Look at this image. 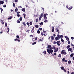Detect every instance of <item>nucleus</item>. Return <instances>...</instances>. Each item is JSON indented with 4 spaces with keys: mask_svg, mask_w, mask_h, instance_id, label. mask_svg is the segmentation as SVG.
<instances>
[{
    "mask_svg": "<svg viewBox=\"0 0 74 74\" xmlns=\"http://www.w3.org/2000/svg\"><path fill=\"white\" fill-rule=\"evenodd\" d=\"M41 34L42 36H43V33L42 32L41 33Z\"/></svg>",
    "mask_w": 74,
    "mask_h": 74,
    "instance_id": "obj_58",
    "label": "nucleus"
},
{
    "mask_svg": "<svg viewBox=\"0 0 74 74\" xmlns=\"http://www.w3.org/2000/svg\"><path fill=\"white\" fill-rule=\"evenodd\" d=\"M17 16H18V17H19V16H20V14H18L17 15Z\"/></svg>",
    "mask_w": 74,
    "mask_h": 74,
    "instance_id": "obj_51",
    "label": "nucleus"
},
{
    "mask_svg": "<svg viewBox=\"0 0 74 74\" xmlns=\"http://www.w3.org/2000/svg\"><path fill=\"white\" fill-rule=\"evenodd\" d=\"M51 45H49L47 46V48L48 49H51Z\"/></svg>",
    "mask_w": 74,
    "mask_h": 74,
    "instance_id": "obj_9",
    "label": "nucleus"
},
{
    "mask_svg": "<svg viewBox=\"0 0 74 74\" xmlns=\"http://www.w3.org/2000/svg\"><path fill=\"white\" fill-rule=\"evenodd\" d=\"M35 27L36 28H38V25H35Z\"/></svg>",
    "mask_w": 74,
    "mask_h": 74,
    "instance_id": "obj_23",
    "label": "nucleus"
},
{
    "mask_svg": "<svg viewBox=\"0 0 74 74\" xmlns=\"http://www.w3.org/2000/svg\"><path fill=\"white\" fill-rule=\"evenodd\" d=\"M7 29L8 30V31L7 32V33H9V31H10V29L9 28H7Z\"/></svg>",
    "mask_w": 74,
    "mask_h": 74,
    "instance_id": "obj_27",
    "label": "nucleus"
},
{
    "mask_svg": "<svg viewBox=\"0 0 74 74\" xmlns=\"http://www.w3.org/2000/svg\"><path fill=\"white\" fill-rule=\"evenodd\" d=\"M51 38L52 40H54V37L52 36H51Z\"/></svg>",
    "mask_w": 74,
    "mask_h": 74,
    "instance_id": "obj_19",
    "label": "nucleus"
},
{
    "mask_svg": "<svg viewBox=\"0 0 74 74\" xmlns=\"http://www.w3.org/2000/svg\"><path fill=\"white\" fill-rule=\"evenodd\" d=\"M56 43L58 46L60 45V41H58L57 42H56Z\"/></svg>",
    "mask_w": 74,
    "mask_h": 74,
    "instance_id": "obj_3",
    "label": "nucleus"
},
{
    "mask_svg": "<svg viewBox=\"0 0 74 74\" xmlns=\"http://www.w3.org/2000/svg\"><path fill=\"white\" fill-rule=\"evenodd\" d=\"M41 18H42V17H41V16H40L39 18V20L40 21H41Z\"/></svg>",
    "mask_w": 74,
    "mask_h": 74,
    "instance_id": "obj_29",
    "label": "nucleus"
},
{
    "mask_svg": "<svg viewBox=\"0 0 74 74\" xmlns=\"http://www.w3.org/2000/svg\"><path fill=\"white\" fill-rule=\"evenodd\" d=\"M17 23H20L21 22L19 21V20L18 19L17 20Z\"/></svg>",
    "mask_w": 74,
    "mask_h": 74,
    "instance_id": "obj_32",
    "label": "nucleus"
},
{
    "mask_svg": "<svg viewBox=\"0 0 74 74\" xmlns=\"http://www.w3.org/2000/svg\"><path fill=\"white\" fill-rule=\"evenodd\" d=\"M21 11H23V12H25V8H23L22 9Z\"/></svg>",
    "mask_w": 74,
    "mask_h": 74,
    "instance_id": "obj_10",
    "label": "nucleus"
},
{
    "mask_svg": "<svg viewBox=\"0 0 74 74\" xmlns=\"http://www.w3.org/2000/svg\"><path fill=\"white\" fill-rule=\"evenodd\" d=\"M27 25H29V23L28 22L27 23Z\"/></svg>",
    "mask_w": 74,
    "mask_h": 74,
    "instance_id": "obj_63",
    "label": "nucleus"
},
{
    "mask_svg": "<svg viewBox=\"0 0 74 74\" xmlns=\"http://www.w3.org/2000/svg\"><path fill=\"white\" fill-rule=\"evenodd\" d=\"M69 48H70V45H68L66 47V48H67V49H69Z\"/></svg>",
    "mask_w": 74,
    "mask_h": 74,
    "instance_id": "obj_26",
    "label": "nucleus"
},
{
    "mask_svg": "<svg viewBox=\"0 0 74 74\" xmlns=\"http://www.w3.org/2000/svg\"><path fill=\"white\" fill-rule=\"evenodd\" d=\"M12 18V16H10L8 18V20H10V19H11Z\"/></svg>",
    "mask_w": 74,
    "mask_h": 74,
    "instance_id": "obj_12",
    "label": "nucleus"
},
{
    "mask_svg": "<svg viewBox=\"0 0 74 74\" xmlns=\"http://www.w3.org/2000/svg\"><path fill=\"white\" fill-rule=\"evenodd\" d=\"M46 51H43V53L44 54H47V53H46Z\"/></svg>",
    "mask_w": 74,
    "mask_h": 74,
    "instance_id": "obj_35",
    "label": "nucleus"
},
{
    "mask_svg": "<svg viewBox=\"0 0 74 74\" xmlns=\"http://www.w3.org/2000/svg\"><path fill=\"white\" fill-rule=\"evenodd\" d=\"M5 26L6 27H8L7 25V23H5Z\"/></svg>",
    "mask_w": 74,
    "mask_h": 74,
    "instance_id": "obj_47",
    "label": "nucleus"
},
{
    "mask_svg": "<svg viewBox=\"0 0 74 74\" xmlns=\"http://www.w3.org/2000/svg\"><path fill=\"white\" fill-rule=\"evenodd\" d=\"M54 30H55L54 27H52V32H54Z\"/></svg>",
    "mask_w": 74,
    "mask_h": 74,
    "instance_id": "obj_14",
    "label": "nucleus"
},
{
    "mask_svg": "<svg viewBox=\"0 0 74 74\" xmlns=\"http://www.w3.org/2000/svg\"><path fill=\"white\" fill-rule=\"evenodd\" d=\"M56 32H59V27H57L56 28Z\"/></svg>",
    "mask_w": 74,
    "mask_h": 74,
    "instance_id": "obj_13",
    "label": "nucleus"
},
{
    "mask_svg": "<svg viewBox=\"0 0 74 74\" xmlns=\"http://www.w3.org/2000/svg\"><path fill=\"white\" fill-rule=\"evenodd\" d=\"M65 60V58H63L62 59V62H64Z\"/></svg>",
    "mask_w": 74,
    "mask_h": 74,
    "instance_id": "obj_30",
    "label": "nucleus"
},
{
    "mask_svg": "<svg viewBox=\"0 0 74 74\" xmlns=\"http://www.w3.org/2000/svg\"><path fill=\"white\" fill-rule=\"evenodd\" d=\"M16 37L17 38H19V36H18V35H17L16 36Z\"/></svg>",
    "mask_w": 74,
    "mask_h": 74,
    "instance_id": "obj_43",
    "label": "nucleus"
},
{
    "mask_svg": "<svg viewBox=\"0 0 74 74\" xmlns=\"http://www.w3.org/2000/svg\"><path fill=\"white\" fill-rule=\"evenodd\" d=\"M3 7L5 8V7H7V6H6V5H4L3 6Z\"/></svg>",
    "mask_w": 74,
    "mask_h": 74,
    "instance_id": "obj_48",
    "label": "nucleus"
},
{
    "mask_svg": "<svg viewBox=\"0 0 74 74\" xmlns=\"http://www.w3.org/2000/svg\"><path fill=\"white\" fill-rule=\"evenodd\" d=\"M3 20H1V23H2L3 22Z\"/></svg>",
    "mask_w": 74,
    "mask_h": 74,
    "instance_id": "obj_61",
    "label": "nucleus"
},
{
    "mask_svg": "<svg viewBox=\"0 0 74 74\" xmlns=\"http://www.w3.org/2000/svg\"><path fill=\"white\" fill-rule=\"evenodd\" d=\"M71 39L72 40H74V37H71Z\"/></svg>",
    "mask_w": 74,
    "mask_h": 74,
    "instance_id": "obj_59",
    "label": "nucleus"
},
{
    "mask_svg": "<svg viewBox=\"0 0 74 74\" xmlns=\"http://www.w3.org/2000/svg\"><path fill=\"white\" fill-rule=\"evenodd\" d=\"M56 41H54L53 42V44H56Z\"/></svg>",
    "mask_w": 74,
    "mask_h": 74,
    "instance_id": "obj_52",
    "label": "nucleus"
},
{
    "mask_svg": "<svg viewBox=\"0 0 74 74\" xmlns=\"http://www.w3.org/2000/svg\"><path fill=\"white\" fill-rule=\"evenodd\" d=\"M55 39L56 40H59V38H58V37H56Z\"/></svg>",
    "mask_w": 74,
    "mask_h": 74,
    "instance_id": "obj_17",
    "label": "nucleus"
},
{
    "mask_svg": "<svg viewBox=\"0 0 74 74\" xmlns=\"http://www.w3.org/2000/svg\"><path fill=\"white\" fill-rule=\"evenodd\" d=\"M36 44V42H34V43H32V45H34V44Z\"/></svg>",
    "mask_w": 74,
    "mask_h": 74,
    "instance_id": "obj_36",
    "label": "nucleus"
},
{
    "mask_svg": "<svg viewBox=\"0 0 74 74\" xmlns=\"http://www.w3.org/2000/svg\"><path fill=\"white\" fill-rule=\"evenodd\" d=\"M63 71H64V72H65V73H66V70H65V69H64L63 70Z\"/></svg>",
    "mask_w": 74,
    "mask_h": 74,
    "instance_id": "obj_46",
    "label": "nucleus"
},
{
    "mask_svg": "<svg viewBox=\"0 0 74 74\" xmlns=\"http://www.w3.org/2000/svg\"><path fill=\"white\" fill-rule=\"evenodd\" d=\"M47 52H48L49 54H50V53H51V54H52L53 52V51L52 49H51L49 50L48 49H47Z\"/></svg>",
    "mask_w": 74,
    "mask_h": 74,
    "instance_id": "obj_1",
    "label": "nucleus"
},
{
    "mask_svg": "<svg viewBox=\"0 0 74 74\" xmlns=\"http://www.w3.org/2000/svg\"><path fill=\"white\" fill-rule=\"evenodd\" d=\"M4 3V1H0V5L1 4H3Z\"/></svg>",
    "mask_w": 74,
    "mask_h": 74,
    "instance_id": "obj_8",
    "label": "nucleus"
},
{
    "mask_svg": "<svg viewBox=\"0 0 74 74\" xmlns=\"http://www.w3.org/2000/svg\"><path fill=\"white\" fill-rule=\"evenodd\" d=\"M17 11H18V8H16V9H15V12H17Z\"/></svg>",
    "mask_w": 74,
    "mask_h": 74,
    "instance_id": "obj_15",
    "label": "nucleus"
},
{
    "mask_svg": "<svg viewBox=\"0 0 74 74\" xmlns=\"http://www.w3.org/2000/svg\"><path fill=\"white\" fill-rule=\"evenodd\" d=\"M35 40H37V37H36L35 38Z\"/></svg>",
    "mask_w": 74,
    "mask_h": 74,
    "instance_id": "obj_54",
    "label": "nucleus"
},
{
    "mask_svg": "<svg viewBox=\"0 0 74 74\" xmlns=\"http://www.w3.org/2000/svg\"><path fill=\"white\" fill-rule=\"evenodd\" d=\"M14 41H18V42H20V41H21V40H20L19 39H18V38L15 39Z\"/></svg>",
    "mask_w": 74,
    "mask_h": 74,
    "instance_id": "obj_6",
    "label": "nucleus"
},
{
    "mask_svg": "<svg viewBox=\"0 0 74 74\" xmlns=\"http://www.w3.org/2000/svg\"><path fill=\"white\" fill-rule=\"evenodd\" d=\"M45 20L44 21V22L45 23H46V22H48V20Z\"/></svg>",
    "mask_w": 74,
    "mask_h": 74,
    "instance_id": "obj_33",
    "label": "nucleus"
},
{
    "mask_svg": "<svg viewBox=\"0 0 74 74\" xmlns=\"http://www.w3.org/2000/svg\"><path fill=\"white\" fill-rule=\"evenodd\" d=\"M32 24H33V23H32V22H30L29 23V24L30 25H32Z\"/></svg>",
    "mask_w": 74,
    "mask_h": 74,
    "instance_id": "obj_45",
    "label": "nucleus"
},
{
    "mask_svg": "<svg viewBox=\"0 0 74 74\" xmlns=\"http://www.w3.org/2000/svg\"><path fill=\"white\" fill-rule=\"evenodd\" d=\"M65 38H66V40L67 41H69V37L68 36H65Z\"/></svg>",
    "mask_w": 74,
    "mask_h": 74,
    "instance_id": "obj_7",
    "label": "nucleus"
},
{
    "mask_svg": "<svg viewBox=\"0 0 74 74\" xmlns=\"http://www.w3.org/2000/svg\"><path fill=\"white\" fill-rule=\"evenodd\" d=\"M71 74H74V72H72L71 73Z\"/></svg>",
    "mask_w": 74,
    "mask_h": 74,
    "instance_id": "obj_64",
    "label": "nucleus"
},
{
    "mask_svg": "<svg viewBox=\"0 0 74 74\" xmlns=\"http://www.w3.org/2000/svg\"><path fill=\"white\" fill-rule=\"evenodd\" d=\"M71 46H72V47H74V45L72 43H71Z\"/></svg>",
    "mask_w": 74,
    "mask_h": 74,
    "instance_id": "obj_53",
    "label": "nucleus"
},
{
    "mask_svg": "<svg viewBox=\"0 0 74 74\" xmlns=\"http://www.w3.org/2000/svg\"><path fill=\"white\" fill-rule=\"evenodd\" d=\"M64 67H63V66H62L61 67V70H63V69H64Z\"/></svg>",
    "mask_w": 74,
    "mask_h": 74,
    "instance_id": "obj_24",
    "label": "nucleus"
},
{
    "mask_svg": "<svg viewBox=\"0 0 74 74\" xmlns=\"http://www.w3.org/2000/svg\"><path fill=\"white\" fill-rule=\"evenodd\" d=\"M73 8V7H69V8H68V10H71Z\"/></svg>",
    "mask_w": 74,
    "mask_h": 74,
    "instance_id": "obj_21",
    "label": "nucleus"
},
{
    "mask_svg": "<svg viewBox=\"0 0 74 74\" xmlns=\"http://www.w3.org/2000/svg\"><path fill=\"white\" fill-rule=\"evenodd\" d=\"M39 30H42V28H39Z\"/></svg>",
    "mask_w": 74,
    "mask_h": 74,
    "instance_id": "obj_42",
    "label": "nucleus"
},
{
    "mask_svg": "<svg viewBox=\"0 0 74 74\" xmlns=\"http://www.w3.org/2000/svg\"><path fill=\"white\" fill-rule=\"evenodd\" d=\"M65 52V50H63L61 52V53L62 54V55H66L67 54V53H66V52Z\"/></svg>",
    "mask_w": 74,
    "mask_h": 74,
    "instance_id": "obj_2",
    "label": "nucleus"
},
{
    "mask_svg": "<svg viewBox=\"0 0 74 74\" xmlns=\"http://www.w3.org/2000/svg\"><path fill=\"white\" fill-rule=\"evenodd\" d=\"M19 20L20 21H21L22 20V17H20L19 18Z\"/></svg>",
    "mask_w": 74,
    "mask_h": 74,
    "instance_id": "obj_34",
    "label": "nucleus"
},
{
    "mask_svg": "<svg viewBox=\"0 0 74 74\" xmlns=\"http://www.w3.org/2000/svg\"><path fill=\"white\" fill-rule=\"evenodd\" d=\"M68 64H70V63H71V60H69L68 61Z\"/></svg>",
    "mask_w": 74,
    "mask_h": 74,
    "instance_id": "obj_18",
    "label": "nucleus"
},
{
    "mask_svg": "<svg viewBox=\"0 0 74 74\" xmlns=\"http://www.w3.org/2000/svg\"><path fill=\"white\" fill-rule=\"evenodd\" d=\"M30 37H33L34 36L33 35H30Z\"/></svg>",
    "mask_w": 74,
    "mask_h": 74,
    "instance_id": "obj_56",
    "label": "nucleus"
},
{
    "mask_svg": "<svg viewBox=\"0 0 74 74\" xmlns=\"http://www.w3.org/2000/svg\"><path fill=\"white\" fill-rule=\"evenodd\" d=\"M16 14H20V12H19L18 11L16 12Z\"/></svg>",
    "mask_w": 74,
    "mask_h": 74,
    "instance_id": "obj_55",
    "label": "nucleus"
},
{
    "mask_svg": "<svg viewBox=\"0 0 74 74\" xmlns=\"http://www.w3.org/2000/svg\"><path fill=\"white\" fill-rule=\"evenodd\" d=\"M32 33H34V29H32L31 31Z\"/></svg>",
    "mask_w": 74,
    "mask_h": 74,
    "instance_id": "obj_31",
    "label": "nucleus"
},
{
    "mask_svg": "<svg viewBox=\"0 0 74 74\" xmlns=\"http://www.w3.org/2000/svg\"><path fill=\"white\" fill-rule=\"evenodd\" d=\"M13 6L14 7H15V3H13Z\"/></svg>",
    "mask_w": 74,
    "mask_h": 74,
    "instance_id": "obj_39",
    "label": "nucleus"
},
{
    "mask_svg": "<svg viewBox=\"0 0 74 74\" xmlns=\"http://www.w3.org/2000/svg\"><path fill=\"white\" fill-rule=\"evenodd\" d=\"M56 48V47H55L53 46V49H55Z\"/></svg>",
    "mask_w": 74,
    "mask_h": 74,
    "instance_id": "obj_62",
    "label": "nucleus"
},
{
    "mask_svg": "<svg viewBox=\"0 0 74 74\" xmlns=\"http://www.w3.org/2000/svg\"><path fill=\"white\" fill-rule=\"evenodd\" d=\"M73 55H74V53H72L70 55V57H71V58H72L73 56Z\"/></svg>",
    "mask_w": 74,
    "mask_h": 74,
    "instance_id": "obj_16",
    "label": "nucleus"
},
{
    "mask_svg": "<svg viewBox=\"0 0 74 74\" xmlns=\"http://www.w3.org/2000/svg\"><path fill=\"white\" fill-rule=\"evenodd\" d=\"M72 50V48H69V49L68 50V52H69L70 51H71V50Z\"/></svg>",
    "mask_w": 74,
    "mask_h": 74,
    "instance_id": "obj_11",
    "label": "nucleus"
},
{
    "mask_svg": "<svg viewBox=\"0 0 74 74\" xmlns=\"http://www.w3.org/2000/svg\"><path fill=\"white\" fill-rule=\"evenodd\" d=\"M61 41H62V42H64V40H63V39H61Z\"/></svg>",
    "mask_w": 74,
    "mask_h": 74,
    "instance_id": "obj_60",
    "label": "nucleus"
},
{
    "mask_svg": "<svg viewBox=\"0 0 74 74\" xmlns=\"http://www.w3.org/2000/svg\"><path fill=\"white\" fill-rule=\"evenodd\" d=\"M58 48L57 47L55 49H54V52L56 53L58 51Z\"/></svg>",
    "mask_w": 74,
    "mask_h": 74,
    "instance_id": "obj_5",
    "label": "nucleus"
},
{
    "mask_svg": "<svg viewBox=\"0 0 74 74\" xmlns=\"http://www.w3.org/2000/svg\"><path fill=\"white\" fill-rule=\"evenodd\" d=\"M60 36L61 38H63V36L62 35H60Z\"/></svg>",
    "mask_w": 74,
    "mask_h": 74,
    "instance_id": "obj_41",
    "label": "nucleus"
},
{
    "mask_svg": "<svg viewBox=\"0 0 74 74\" xmlns=\"http://www.w3.org/2000/svg\"><path fill=\"white\" fill-rule=\"evenodd\" d=\"M37 33H38L39 34V33H40V31L39 30H38L37 31Z\"/></svg>",
    "mask_w": 74,
    "mask_h": 74,
    "instance_id": "obj_37",
    "label": "nucleus"
},
{
    "mask_svg": "<svg viewBox=\"0 0 74 74\" xmlns=\"http://www.w3.org/2000/svg\"><path fill=\"white\" fill-rule=\"evenodd\" d=\"M23 24L24 26H26V24H25V22H23Z\"/></svg>",
    "mask_w": 74,
    "mask_h": 74,
    "instance_id": "obj_22",
    "label": "nucleus"
},
{
    "mask_svg": "<svg viewBox=\"0 0 74 74\" xmlns=\"http://www.w3.org/2000/svg\"><path fill=\"white\" fill-rule=\"evenodd\" d=\"M0 10L1 11H3V9L1 8H0Z\"/></svg>",
    "mask_w": 74,
    "mask_h": 74,
    "instance_id": "obj_57",
    "label": "nucleus"
},
{
    "mask_svg": "<svg viewBox=\"0 0 74 74\" xmlns=\"http://www.w3.org/2000/svg\"><path fill=\"white\" fill-rule=\"evenodd\" d=\"M14 1L15 3H16V2H18V0H15Z\"/></svg>",
    "mask_w": 74,
    "mask_h": 74,
    "instance_id": "obj_49",
    "label": "nucleus"
},
{
    "mask_svg": "<svg viewBox=\"0 0 74 74\" xmlns=\"http://www.w3.org/2000/svg\"><path fill=\"white\" fill-rule=\"evenodd\" d=\"M39 41H42V39H39Z\"/></svg>",
    "mask_w": 74,
    "mask_h": 74,
    "instance_id": "obj_50",
    "label": "nucleus"
},
{
    "mask_svg": "<svg viewBox=\"0 0 74 74\" xmlns=\"http://www.w3.org/2000/svg\"><path fill=\"white\" fill-rule=\"evenodd\" d=\"M44 18L45 20H46L47 19V16H46V14H44L43 15Z\"/></svg>",
    "mask_w": 74,
    "mask_h": 74,
    "instance_id": "obj_4",
    "label": "nucleus"
},
{
    "mask_svg": "<svg viewBox=\"0 0 74 74\" xmlns=\"http://www.w3.org/2000/svg\"><path fill=\"white\" fill-rule=\"evenodd\" d=\"M62 56V55L61 54H59L58 55L59 58H61V56Z\"/></svg>",
    "mask_w": 74,
    "mask_h": 74,
    "instance_id": "obj_25",
    "label": "nucleus"
},
{
    "mask_svg": "<svg viewBox=\"0 0 74 74\" xmlns=\"http://www.w3.org/2000/svg\"><path fill=\"white\" fill-rule=\"evenodd\" d=\"M23 15H24V18H25V16H26V14H23Z\"/></svg>",
    "mask_w": 74,
    "mask_h": 74,
    "instance_id": "obj_38",
    "label": "nucleus"
},
{
    "mask_svg": "<svg viewBox=\"0 0 74 74\" xmlns=\"http://www.w3.org/2000/svg\"><path fill=\"white\" fill-rule=\"evenodd\" d=\"M38 18H36V22H38Z\"/></svg>",
    "mask_w": 74,
    "mask_h": 74,
    "instance_id": "obj_44",
    "label": "nucleus"
},
{
    "mask_svg": "<svg viewBox=\"0 0 74 74\" xmlns=\"http://www.w3.org/2000/svg\"><path fill=\"white\" fill-rule=\"evenodd\" d=\"M39 24L40 25H44V23H43V22H41V23H39Z\"/></svg>",
    "mask_w": 74,
    "mask_h": 74,
    "instance_id": "obj_28",
    "label": "nucleus"
},
{
    "mask_svg": "<svg viewBox=\"0 0 74 74\" xmlns=\"http://www.w3.org/2000/svg\"><path fill=\"white\" fill-rule=\"evenodd\" d=\"M57 36H58V39H60V35H59V34H58L57 35Z\"/></svg>",
    "mask_w": 74,
    "mask_h": 74,
    "instance_id": "obj_20",
    "label": "nucleus"
},
{
    "mask_svg": "<svg viewBox=\"0 0 74 74\" xmlns=\"http://www.w3.org/2000/svg\"><path fill=\"white\" fill-rule=\"evenodd\" d=\"M40 16H41V17H43V14L42 13H41L40 14Z\"/></svg>",
    "mask_w": 74,
    "mask_h": 74,
    "instance_id": "obj_40",
    "label": "nucleus"
}]
</instances>
